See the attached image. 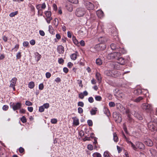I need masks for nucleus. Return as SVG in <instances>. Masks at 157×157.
Instances as JSON below:
<instances>
[{
  "mask_svg": "<svg viewBox=\"0 0 157 157\" xmlns=\"http://www.w3.org/2000/svg\"><path fill=\"white\" fill-rule=\"evenodd\" d=\"M132 148L135 151H137L138 149L143 150L144 149L145 146L144 144L140 141H136L135 144H133V146H132Z\"/></svg>",
  "mask_w": 157,
  "mask_h": 157,
  "instance_id": "1",
  "label": "nucleus"
},
{
  "mask_svg": "<svg viewBox=\"0 0 157 157\" xmlns=\"http://www.w3.org/2000/svg\"><path fill=\"white\" fill-rule=\"evenodd\" d=\"M121 56V54L120 52H113L109 54L107 57L108 59H118L119 57Z\"/></svg>",
  "mask_w": 157,
  "mask_h": 157,
  "instance_id": "2",
  "label": "nucleus"
},
{
  "mask_svg": "<svg viewBox=\"0 0 157 157\" xmlns=\"http://www.w3.org/2000/svg\"><path fill=\"white\" fill-rule=\"evenodd\" d=\"M148 127L150 130L152 131L157 130V124L153 122H150L148 124Z\"/></svg>",
  "mask_w": 157,
  "mask_h": 157,
  "instance_id": "3",
  "label": "nucleus"
},
{
  "mask_svg": "<svg viewBox=\"0 0 157 157\" xmlns=\"http://www.w3.org/2000/svg\"><path fill=\"white\" fill-rule=\"evenodd\" d=\"M37 9L38 10V13L40 14V15H42L43 12L42 10L44 9L46 7V6L45 3L41 4H40L36 6Z\"/></svg>",
  "mask_w": 157,
  "mask_h": 157,
  "instance_id": "4",
  "label": "nucleus"
},
{
  "mask_svg": "<svg viewBox=\"0 0 157 157\" xmlns=\"http://www.w3.org/2000/svg\"><path fill=\"white\" fill-rule=\"evenodd\" d=\"M21 105L22 104L20 102L10 103V106L11 108H12L14 111L20 109L21 107Z\"/></svg>",
  "mask_w": 157,
  "mask_h": 157,
  "instance_id": "5",
  "label": "nucleus"
},
{
  "mask_svg": "<svg viewBox=\"0 0 157 157\" xmlns=\"http://www.w3.org/2000/svg\"><path fill=\"white\" fill-rule=\"evenodd\" d=\"M76 14L78 17H81L83 16L85 13V9L80 8L77 9Z\"/></svg>",
  "mask_w": 157,
  "mask_h": 157,
  "instance_id": "6",
  "label": "nucleus"
},
{
  "mask_svg": "<svg viewBox=\"0 0 157 157\" xmlns=\"http://www.w3.org/2000/svg\"><path fill=\"white\" fill-rule=\"evenodd\" d=\"M142 107L144 109L150 111L153 110L151 105L149 104L144 103L142 105Z\"/></svg>",
  "mask_w": 157,
  "mask_h": 157,
  "instance_id": "7",
  "label": "nucleus"
},
{
  "mask_svg": "<svg viewBox=\"0 0 157 157\" xmlns=\"http://www.w3.org/2000/svg\"><path fill=\"white\" fill-rule=\"evenodd\" d=\"M84 4L86 8L89 10H93L94 8V5L90 2L88 1L85 2Z\"/></svg>",
  "mask_w": 157,
  "mask_h": 157,
  "instance_id": "8",
  "label": "nucleus"
},
{
  "mask_svg": "<svg viewBox=\"0 0 157 157\" xmlns=\"http://www.w3.org/2000/svg\"><path fill=\"white\" fill-rule=\"evenodd\" d=\"M17 80V78L14 77L12 78L10 81V87H12L14 90H15V86L16 84Z\"/></svg>",
  "mask_w": 157,
  "mask_h": 157,
  "instance_id": "9",
  "label": "nucleus"
},
{
  "mask_svg": "<svg viewBox=\"0 0 157 157\" xmlns=\"http://www.w3.org/2000/svg\"><path fill=\"white\" fill-rule=\"evenodd\" d=\"M144 143L145 144L148 146H151L153 145L152 141L149 139H146Z\"/></svg>",
  "mask_w": 157,
  "mask_h": 157,
  "instance_id": "10",
  "label": "nucleus"
},
{
  "mask_svg": "<svg viewBox=\"0 0 157 157\" xmlns=\"http://www.w3.org/2000/svg\"><path fill=\"white\" fill-rule=\"evenodd\" d=\"M57 50L59 53H63L64 52V47L62 45H59L57 48Z\"/></svg>",
  "mask_w": 157,
  "mask_h": 157,
  "instance_id": "11",
  "label": "nucleus"
},
{
  "mask_svg": "<svg viewBox=\"0 0 157 157\" xmlns=\"http://www.w3.org/2000/svg\"><path fill=\"white\" fill-rule=\"evenodd\" d=\"M97 14L98 17L101 18L104 16L103 12L101 10H98L96 12Z\"/></svg>",
  "mask_w": 157,
  "mask_h": 157,
  "instance_id": "12",
  "label": "nucleus"
},
{
  "mask_svg": "<svg viewBox=\"0 0 157 157\" xmlns=\"http://www.w3.org/2000/svg\"><path fill=\"white\" fill-rule=\"evenodd\" d=\"M117 59L118 61V62L116 63L117 64L119 63L121 65H123L124 64V60L123 58L121 57V56L119 57L118 59Z\"/></svg>",
  "mask_w": 157,
  "mask_h": 157,
  "instance_id": "13",
  "label": "nucleus"
},
{
  "mask_svg": "<svg viewBox=\"0 0 157 157\" xmlns=\"http://www.w3.org/2000/svg\"><path fill=\"white\" fill-rule=\"evenodd\" d=\"M123 137L125 139L126 141L131 146V147L132 146H133V144L129 140V139L128 138L125 136L124 134H123Z\"/></svg>",
  "mask_w": 157,
  "mask_h": 157,
  "instance_id": "14",
  "label": "nucleus"
},
{
  "mask_svg": "<svg viewBox=\"0 0 157 157\" xmlns=\"http://www.w3.org/2000/svg\"><path fill=\"white\" fill-rule=\"evenodd\" d=\"M96 79L100 83L101 81V77L100 73L98 72H96Z\"/></svg>",
  "mask_w": 157,
  "mask_h": 157,
  "instance_id": "15",
  "label": "nucleus"
},
{
  "mask_svg": "<svg viewBox=\"0 0 157 157\" xmlns=\"http://www.w3.org/2000/svg\"><path fill=\"white\" fill-rule=\"evenodd\" d=\"M134 116L136 117L139 120H142L143 119V117L142 116L138 113H136V112H134Z\"/></svg>",
  "mask_w": 157,
  "mask_h": 157,
  "instance_id": "16",
  "label": "nucleus"
},
{
  "mask_svg": "<svg viewBox=\"0 0 157 157\" xmlns=\"http://www.w3.org/2000/svg\"><path fill=\"white\" fill-rule=\"evenodd\" d=\"M78 53L77 51H76L75 53H73L71 55L70 57L71 59L73 60H75L77 58V54Z\"/></svg>",
  "mask_w": 157,
  "mask_h": 157,
  "instance_id": "17",
  "label": "nucleus"
},
{
  "mask_svg": "<svg viewBox=\"0 0 157 157\" xmlns=\"http://www.w3.org/2000/svg\"><path fill=\"white\" fill-rule=\"evenodd\" d=\"M72 119L73 120V124L76 126L78 125L79 124L78 119L76 117H73Z\"/></svg>",
  "mask_w": 157,
  "mask_h": 157,
  "instance_id": "18",
  "label": "nucleus"
},
{
  "mask_svg": "<svg viewBox=\"0 0 157 157\" xmlns=\"http://www.w3.org/2000/svg\"><path fill=\"white\" fill-rule=\"evenodd\" d=\"M97 111L98 109L97 108H93L91 109L90 111V114L92 115H95L96 114Z\"/></svg>",
  "mask_w": 157,
  "mask_h": 157,
  "instance_id": "19",
  "label": "nucleus"
},
{
  "mask_svg": "<svg viewBox=\"0 0 157 157\" xmlns=\"http://www.w3.org/2000/svg\"><path fill=\"white\" fill-rule=\"evenodd\" d=\"M105 74L108 76L113 77V70H106L105 71Z\"/></svg>",
  "mask_w": 157,
  "mask_h": 157,
  "instance_id": "20",
  "label": "nucleus"
},
{
  "mask_svg": "<svg viewBox=\"0 0 157 157\" xmlns=\"http://www.w3.org/2000/svg\"><path fill=\"white\" fill-rule=\"evenodd\" d=\"M48 30L50 33L52 34H55L53 28L51 25H49L48 26Z\"/></svg>",
  "mask_w": 157,
  "mask_h": 157,
  "instance_id": "21",
  "label": "nucleus"
},
{
  "mask_svg": "<svg viewBox=\"0 0 157 157\" xmlns=\"http://www.w3.org/2000/svg\"><path fill=\"white\" fill-rule=\"evenodd\" d=\"M72 40L74 43L77 46H78L79 45L78 41L76 39V37L74 36H72Z\"/></svg>",
  "mask_w": 157,
  "mask_h": 157,
  "instance_id": "22",
  "label": "nucleus"
},
{
  "mask_svg": "<svg viewBox=\"0 0 157 157\" xmlns=\"http://www.w3.org/2000/svg\"><path fill=\"white\" fill-rule=\"evenodd\" d=\"M104 113L107 116H109L110 115V113L109 109L106 108H104Z\"/></svg>",
  "mask_w": 157,
  "mask_h": 157,
  "instance_id": "23",
  "label": "nucleus"
},
{
  "mask_svg": "<svg viewBox=\"0 0 157 157\" xmlns=\"http://www.w3.org/2000/svg\"><path fill=\"white\" fill-rule=\"evenodd\" d=\"M144 98L141 96H139L133 100V101L136 102H139L143 100Z\"/></svg>",
  "mask_w": 157,
  "mask_h": 157,
  "instance_id": "24",
  "label": "nucleus"
},
{
  "mask_svg": "<svg viewBox=\"0 0 157 157\" xmlns=\"http://www.w3.org/2000/svg\"><path fill=\"white\" fill-rule=\"evenodd\" d=\"M35 86L34 83L33 82H31L28 84V86L30 89H33Z\"/></svg>",
  "mask_w": 157,
  "mask_h": 157,
  "instance_id": "25",
  "label": "nucleus"
},
{
  "mask_svg": "<svg viewBox=\"0 0 157 157\" xmlns=\"http://www.w3.org/2000/svg\"><path fill=\"white\" fill-rule=\"evenodd\" d=\"M35 58L37 59L36 61L37 62L40 59L41 57V56L38 53L36 52L35 53Z\"/></svg>",
  "mask_w": 157,
  "mask_h": 157,
  "instance_id": "26",
  "label": "nucleus"
},
{
  "mask_svg": "<svg viewBox=\"0 0 157 157\" xmlns=\"http://www.w3.org/2000/svg\"><path fill=\"white\" fill-rule=\"evenodd\" d=\"M113 140L115 142H117L118 141V138L117 136V134L115 133H114L113 134Z\"/></svg>",
  "mask_w": 157,
  "mask_h": 157,
  "instance_id": "27",
  "label": "nucleus"
},
{
  "mask_svg": "<svg viewBox=\"0 0 157 157\" xmlns=\"http://www.w3.org/2000/svg\"><path fill=\"white\" fill-rule=\"evenodd\" d=\"M113 77H116L119 75V74L118 73V72L117 70H113Z\"/></svg>",
  "mask_w": 157,
  "mask_h": 157,
  "instance_id": "28",
  "label": "nucleus"
},
{
  "mask_svg": "<svg viewBox=\"0 0 157 157\" xmlns=\"http://www.w3.org/2000/svg\"><path fill=\"white\" fill-rule=\"evenodd\" d=\"M93 157H102L101 154L98 152H95L93 154Z\"/></svg>",
  "mask_w": 157,
  "mask_h": 157,
  "instance_id": "29",
  "label": "nucleus"
},
{
  "mask_svg": "<svg viewBox=\"0 0 157 157\" xmlns=\"http://www.w3.org/2000/svg\"><path fill=\"white\" fill-rule=\"evenodd\" d=\"M45 14L46 16V17H51V13L49 11H46L45 12Z\"/></svg>",
  "mask_w": 157,
  "mask_h": 157,
  "instance_id": "30",
  "label": "nucleus"
},
{
  "mask_svg": "<svg viewBox=\"0 0 157 157\" xmlns=\"http://www.w3.org/2000/svg\"><path fill=\"white\" fill-rule=\"evenodd\" d=\"M18 12L17 11H16L14 12H12L10 14L9 16L11 17H13L17 15L18 14Z\"/></svg>",
  "mask_w": 157,
  "mask_h": 157,
  "instance_id": "31",
  "label": "nucleus"
},
{
  "mask_svg": "<svg viewBox=\"0 0 157 157\" xmlns=\"http://www.w3.org/2000/svg\"><path fill=\"white\" fill-rule=\"evenodd\" d=\"M59 24L58 20L57 18H56L54 19V24L56 27H57Z\"/></svg>",
  "mask_w": 157,
  "mask_h": 157,
  "instance_id": "32",
  "label": "nucleus"
},
{
  "mask_svg": "<svg viewBox=\"0 0 157 157\" xmlns=\"http://www.w3.org/2000/svg\"><path fill=\"white\" fill-rule=\"evenodd\" d=\"M110 47L112 50H115L118 48L117 47L116 44L113 43L111 44Z\"/></svg>",
  "mask_w": 157,
  "mask_h": 157,
  "instance_id": "33",
  "label": "nucleus"
},
{
  "mask_svg": "<svg viewBox=\"0 0 157 157\" xmlns=\"http://www.w3.org/2000/svg\"><path fill=\"white\" fill-rule=\"evenodd\" d=\"M96 63L98 65H100L102 63V61L100 59H97L96 60Z\"/></svg>",
  "mask_w": 157,
  "mask_h": 157,
  "instance_id": "34",
  "label": "nucleus"
},
{
  "mask_svg": "<svg viewBox=\"0 0 157 157\" xmlns=\"http://www.w3.org/2000/svg\"><path fill=\"white\" fill-rule=\"evenodd\" d=\"M95 47H96L97 48L98 47H99V48L101 47V48H102V47H103L102 49H100V50H104V49H105V45H103V44H98V45H97L95 46Z\"/></svg>",
  "mask_w": 157,
  "mask_h": 157,
  "instance_id": "35",
  "label": "nucleus"
},
{
  "mask_svg": "<svg viewBox=\"0 0 157 157\" xmlns=\"http://www.w3.org/2000/svg\"><path fill=\"white\" fill-rule=\"evenodd\" d=\"M87 148L90 150L92 151L93 149V146L90 144H89L87 146Z\"/></svg>",
  "mask_w": 157,
  "mask_h": 157,
  "instance_id": "36",
  "label": "nucleus"
},
{
  "mask_svg": "<svg viewBox=\"0 0 157 157\" xmlns=\"http://www.w3.org/2000/svg\"><path fill=\"white\" fill-rule=\"evenodd\" d=\"M21 120L22 122L23 123H25L26 122V117L23 116L21 119Z\"/></svg>",
  "mask_w": 157,
  "mask_h": 157,
  "instance_id": "37",
  "label": "nucleus"
},
{
  "mask_svg": "<svg viewBox=\"0 0 157 157\" xmlns=\"http://www.w3.org/2000/svg\"><path fill=\"white\" fill-rule=\"evenodd\" d=\"M95 99L97 101H101V100L102 98L100 96H97L95 97Z\"/></svg>",
  "mask_w": 157,
  "mask_h": 157,
  "instance_id": "38",
  "label": "nucleus"
},
{
  "mask_svg": "<svg viewBox=\"0 0 157 157\" xmlns=\"http://www.w3.org/2000/svg\"><path fill=\"white\" fill-rule=\"evenodd\" d=\"M25 104L26 105L29 106L32 105H33L32 103L29 101H26Z\"/></svg>",
  "mask_w": 157,
  "mask_h": 157,
  "instance_id": "39",
  "label": "nucleus"
},
{
  "mask_svg": "<svg viewBox=\"0 0 157 157\" xmlns=\"http://www.w3.org/2000/svg\"><path fill=\"white\" fill-rule=\"evenodd\" d=\"M88 125L90 126H91L93 125V122L92 120H89L87 121Z\"/></svg>",
  "mask_w": 157,
  "mask_h": 157,
  "instance_id": "40",
  "label": "nucleus"
},
{
  "mask_svg": "<svg viewBox=\"0 0 157 157\" xmlns=\"http://www.w3.org/2000/svg\"><path fill=\"white\" fill-rule=\"evenodd\" d=\"M44 108L43 105L40 106L39 108V111L40 112H44Z\"/></svg>",
  "mask_w": 157,
  "mask_h": 157,
  "instance_id": "41",
  "label": "nucleus"
},
{
  "mask_svg": "<svg viewBox=\"0 0 157 157\" xmlns=\"http://www.w3.org/2000/svg\"><path fill=\"white\" fill-rule=\"evenodd\" d=\"M51 122L52 123L55 124L57 123V120L56 119L53 118L51 120Z\"/></svg>",
  "mask_w": 157,
  "mask_h": 157,
  "instance_id": "42",
  "label": "nucleus"
},
{
  "mask_svg": "<svg viewBox=\"0 0 157 157\" xmlns=\"http://www.w3.org/2000/svg\"><path fill=\"white\" fill-rule=\"evenodd\" d=\"M46 21L48 23H50L51 21L52 20V18L51 17H47L46 18Z\"/></svg>",
  "mask_w": 157,
  "mask_h": 157,
  "instance_id": "43",
  "label": "nucleus"
},
{
  "mask_svg": "<svg viewBox=\"0 0 157 157\" xmlns=\"http://www.w3.org/2000/svg\"><path fill=\"white\" fill-rule=\"evenodd\" d=\"M44 108L48 109L49 107V104L48 103H46L44 104L43 105Z\"/></svg>",
  "mask_w": 157,
  "mask_h": 157,
  "instance_id": "44",
  "label": "nucleus"
},
{
  "mask_svg": "<svg viewBox=\"0 0 157 157\" xmlns=\"http://www.w3.org/2000/svg\"><path fill=\"white\" fill-rule=\"evenodd\" d=\"M109 105L110 107H113L115 106V104L114 102L111 101L109 103Z\"/></svg>",
  "mask_w": 157,
  "mask_h": 157,
  "instance_id": "45",
  "label": "nucleus"
},
{
  "mask_svg": "<svg viewBox=\"0 0 157 157\" xmlns=\"http://www.w3.org/2000/svg\"><path fill=\"white\" fill-rule=\"evenodd\" d=\"M21 57V53L20 52H18L17 53L16 55V58L17 59H20Z\"/></svg>",
  "mask_w": 157,
  "mask_h": 157,
  "instance_id": "46",
  "label": "nucleus"
},
{
  "mask_svg": "<svg viewBox=\"0 0 157 157\" xmlns=\"http://www.w3.org/2000/svg\"><path fill=\"white\" fill-rule=\"evenodd\" d=\"M104 157H110L109 154L108 152L105 151L104 153Z\"/></svg>",
  "mask_w": 157,
  "mask_h": 157,
  "instance_id": "47",
  "label": "nucleus"
},
{
  "mask_svg": "<svg viewBox=\"0 0 157 157\" xmlns=\"http://www.w3.org/2000/svg\"><path fill=\"white\" fill-rule=\"evenodd\" d=\"M46 77L47 78H49L51 76V74L50 72H47L45 74Z\"/></svg>",
  "mask_w": 157,
  "mask_h": 157,
  "instance_id": "48",
  "label": "nucleus"
},
{
  "mask_svg": "<svg viewBox=\"0 0 157 157\" xmlns=\"http://www.w3.org/2000/svg\"><path fill=\"white\" fill-rule=\"evenodd\" d=\"M84 103L82 101H79L78 102V106L83 107L84 106Z\"/></svg>",
  "mask_w": 157,
  "mask_h": 157,
  "instance_id": "49",
  "label": "nucleus"
},
{
  "mask_svg": "<svg viewBox=\"0 0 157 157\" xmlns=\"http://www.w3.org/2000/svg\"><path fill=\"white\" fill-rule=\"evenodd\" d=\"M78 112L79 113H82L83 112V110L82 108L78 107Z\"/></svg>",
  "mask_w": 157,
  "mask_h": 157,
  "instance_id": "50",
  "label": "nucleus"
},
{
  "mask_svg": "<svg viewBox=\"0 0 157 157\" xmlns=\"http://www.w3.org/2000/svg\"><path fill=\"white\" fill-rule=\"evenodd\" d=\"M44 85L43 83H41L39 86V88L40 90H42L44 88Z\"/></svg>",
  "mask_w": 157,
  "mask_h": 157,
  "instance_id": "51",
  "label": "nucleus"
},
{
  "mask_svg": "<svg viewBox=\"0 0 157 157\" xmlns=\"http://www.w3.org/2000/svg\"><path fill=\"white\" fill-rule=\"evenodd\" d=\"M9 108V107L8 105H5L3 106L2 107V109L3 110L5 111L7 110Z\"/></svg>",
  "mask_w": 157,
  "mask_h": 157,
  "instance_id": "52",
  "label": "nucleus"
},
{
  "mask_svg": "<svg viewBox=\"0 0 157 157\" xmlns=\"http://www.w3.org/2000/svg\"><path fill=\"white\" fill-rule=\"evenodd\" d=\"M88 100L91 103H93L94 101L93 98L91 97L89 98Z\"/></svg>",
  "mask_w": 157,
  "mask_h": 157,
  "instance_id": "53",
  "label": "nucleus"
},
{
  "mask_svg": "<svg viewBox=\"0 0 157 157\" xmlns=\"http://www.w3.org/2000/svg\"><path fill=\"white\" fill-rule=\"evenodd\" d=\"M78 96L81 99H83L84 97V94L82 93H80L78 95Z\"/></svg>",
  "mask_w": 157,
  "mask_h": 157,
  "instance_id": "54",
  "label": "nucleus"
},
{
  "mask_svg": "<svg viewBox=\"0 0 157 157\" xmlns=\"http://www.w3.org/2000/svg\"><path fill=\"white\" fill-rule=\"evenodd\" d=\"M23 44L24 47H26L29 45V43L27 41L24 42Z\"/></svg>",
  "mask_w": 157,
  "mask_h": 157,
  "instance_id": "55",
  "label": "nucleus"
},
{
  "mask_svg": "<svg viewBox=\"0 0 157 157\" xmlns=\"http://www.w3.org/2000/svg\"><path fill=\"white\" fill-rule=\"evenodd\" d=\"M73 65V64L72 63L69 62L67 63V66L69 68H71L72 67Z\"/></svg>",
  "mask_w": 157,
  "mask_h": 157,
  "instance_id": "56",
  "label": "nucleus"
},
{
  "mask_svg": "<svg viewBox=\"0 0 157 157\" xmlns=\"http://www.w3.org/2000/svg\"><path fill=\"white\" fill-rule=\"evenodd\" d=\"M30 44L32 45H34L35 44V41L34 40H32L30 41Z\"/></svg>",
  "mask_w": 157,
  "mask_h": 157,
  "instance_id": "57",
  "label": "nucleus"
},
{
  "mask_svg": "<svg viewBox=\"0 0 157 157\" xmlns=\"http://www.w3.org/2000/svg\"><path fill=\"white\" fill-rule=\"evenodd\" d=\"M78 84L79 85V86L81 87H82L83 85L82 84V80H78Z\"/></svg>",
  "mask_w": 157,
  "mask_h": 157,
  "instance_id": "58",
  "label": "nucleus"
},
{
  "mask_svg": "<svg viewBox=\"0 0 157 157\" xmlns=\"http://www.w3.org/2000/svg\"><path fill=\"white\" fill-rule=\"evenodd\" d=\"M79 43H80V45L82 46H84L85 45V42H84V40H81L80 41Z\"/></svg>",
  "mask_w": 157,
  "mask_h": 157,
  "instance_id": "59",
  "label": "nucleus"
},
{
  "mask_svg": "<svg viewBox=\"0 0 157 157\" xmlns=\"http://www.w3.org/2000/svg\"><path fill=\"white\" fill-rule=\"evenodd\" d=\"M63 71L66 73H67L68 72V69L66 67H64L63 68Z\"/></svg>",
  "mask_w": 157,
  "mask_h": 157,
  "instance_id": "60",
  "label": "nucleus"
},
{
  "mask_svg": "<svg viewBox=\"0 0 157 157\" xmlns=\"http://www.w3.org/2000/svg\"><path fill=\"white\" fill-rule=\"evenodd\" d=\"M2 38L4 40V41L5 42H6L7 41V40H8V38L6 37V36H3L2 37Z\"/></svg>",
  "mask_w": 157,
  "mask_h": 157,
  "instance_id": "61",
  "label": "nucleus"
},
{
  "mask_svg": "<svg viewBox=\"0 0 157 157\" xmlns=\"http://www.w3.org/2000/svg\"><path fill=\"white\" fill-rule=\"evenodd\" d=\"M39 33L40 35L42 36H44L45 35V33L43 30H40Z\"/></svg>",
  "mask_w": 157,
  "mask_h": 157,
  "instance_id": "62",
  "label": "nucleus"
},
{
  "mask_svg": "<svg viewBox=\"0 0 157 157\" xmlns=\"http://www.w3.org/2000/svg\"><path fill=\"white\" fill-rule=\"evenodd\" d=\"M53 10L55 11H56L57 9V7L56 5L55 4H53Z\"/></svg>",
  "mask_w": 157,
  "mask_h": 157,
  "instance_id": "63",
  "label": "nucleus"
},
{
  "mask_svg": "<svg viewBox=\"0 0 157 157\" xmlns=\"http://www.w3.org/2000/svg\"><path fill=\"white\" fill-rule=\"evenodd\" d=\"M64 62L63 59L62 58L59 59L58 60V63L59 64H62Z\"/></svg>",
  "mask_w": 157,
  "mask_h": 157,
  "instance_id": "64",
  "label": "nucleus"
}]
</instances>
